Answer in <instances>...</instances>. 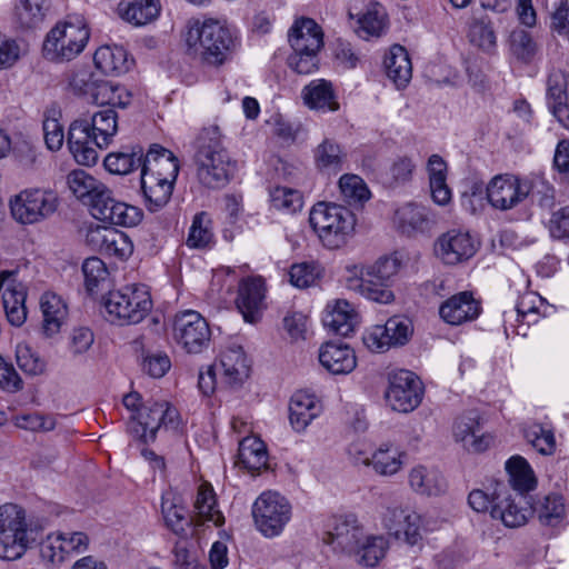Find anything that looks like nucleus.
<instances>
[{
    "instance_id": "1",
    "label": "nucleus",
    "mask_w": 569,
    "mask_h": 569,
    "mask_svg": "<svg viewBox=\"0 0 569 569\" xmlns=\"http://www.w3.org/2000/svg\"><path fill=\"white\" fill-rule=\"evenodd\" d=\"M117 131V112L104 108L73 120L69 126L67 144L79 164L90 167L98 161V149L107 148Z\"/></svg>"
},
{
    "instance_id": "2",
    "label": "nucleus",
    "mask_w": 569,
    "mask_h": 569,
    "mask_svg": "<svg viewBox=\"0 0 569 569\" xmlns=\"http://www.w3.org/2000/svg\"><path fill=\"white\" fill-rule=\"evenodd\" d=\"M194 144V162L199 182L212 189L226 186L233 174L236 163L222 144L219 127L209 126L203 128L199 132Z\"/></svg>"
},
{
    "instance_id": "3",
    "label": "nucleus",
    "mask_w": 569,
    "mask_h": 569,
    "mask_svg": "<svg viewBox=\"0 0 569 569\" xmlns=\"http://www.w3.org/2000/svg\"><path fill=\"white\" fill-rule=\"evenodd\" d=\"M183 37L187 53L211 66L222 64L234 47L229 28L212 18L190 19Z\"/></svg>"
},
{
    "instance_id": "4",
    "label": "nucleus",
    "mask_w": 569,
    "mask_h": 569,
    "mask_svg": "<svg viewBox=\"0 0 569 569\" xmlns=\"http://www.w3.org/2000/svg\"><path fill=\"white\" fill-rule=\"evenodd\" d=\"M403 263V254L398 251L381 257L375 263L362 268L359 277L349 278L347 287L368 300L388 305L395 300L390 286Z\"/></svg>"
},
{
    "instance_id": "5",
    "label": "nucleus",
    "mask_w": 569,
    "mask_h": 569,
    "mask_svg": "<svg viewBox=\"0 0 569 569\" xmlns=\"http://www.w3.org/2000/svg\"><path fill=\"white\" fill-rule=\"evenodd\" d=\"M309 222L325 247L338 249L352 236L356 218L347 207L319 202L312 207Z\"/></svg>"
},
{
    "instance_id": "6",
    "label": "nucleus",
    "mask_w": 569,
    "mask_h": 569,
    "mask_svg": "<svg viewBox=\"0 0 569 569\" xmlns=\"http://www.w3.org/2000/svg\"><path fill=\"white\" fill-rule=\"evenodd\" d=\"M32 522L24 509L13 502L0 506V558L16 560L27 550L32 532Z\"/></svg>"
},
{
    "instance_id": "7",
    "label": "nucleus",
    "mask_w": 569,
    "mask_h": 569,
    "mask_svg": "<svg viewBox=\"0 0 569 569\" xmlns=\"http://www.w3.org/2000/svg\"><path fill=\"white\" fill-rule=\"evenodd\" d=\"M193 516L183 500H162L161 513L164 525L176 535H182L191 525L201 526L212 522L220 527L224 523L222 512L217 508V500H196Z\"/></svg>"
},
{
    "instance_id": "8",
    "label": "nucleus",
    "mask_w": 569,
    "mask_h": 569,
    "mask_svg": "<svg viewBox=\"0 0 569 569\" xmlns=\"http://www.w3.org/2000/svg\"><path fill=\"white\" fill-rule=\"evenodd\" d=\"M104 307L112 321L119 325L138 323L152 308L150 293L144 284H130L109 293Z\"/></svg>"
},
{
    "instance_id": "9",
    "label": "nucleus",
    "mask_w": 569,
    "mask_h": 569,
    "mask_svg": "<svg viewBox=\"0 0 569 569\" xmlns=\"http://www.w3.org/2000/svg\"><path fill=\"white\" fill-rule=\"evenodd\" d=\"M89 37V30L80 21L58 24L47 34L44 56L54 62L70 61L83 51Z\"/></svg>"
},
{
    "instance_id": "10",
    "label": "nucleus",
    "mask_w": 569,
    "mask_h": 569,
    "mask_svg": "<svg viewBox=\"0 0 569 569\" xmlns=\"http://www.w3.org/2000/svg\"><path fill=\"white\" fill-rule=\"evenodd\" d=\"M59 204L57 194L47 189L29 188L10 200L13 219L21 224H33L52 216Z\"/></svg>"
},
{
    "instance_id": "11",
    "label": "nucleus",
    "mask_w": 569,
    "mask_h": 569,
    "mask_svg": "<svg viewBox=\"0 0 569 569\" xmlns=\"http://www.w3.org/2000/svg\"><path fill=\"white\" fill-rule=\"evenodd\" d=\"M178 427V411L166 401L146 407L137 418L132 417L128 425L130 433L143 443L153 441L161 428L177 430Z\"/></svg>"
},
{
    "instance_id": "12",
    "label": "nucleus",
    "mask_w": 569,
    "mask_h": 569,
    "mask_svg": "<svg viewBox=\"0 0 569 569\" xmlns=\"http://www.w3.org/2000/svg\"><path fill=\"white\" fill-rule=\"evenodd\" d=\"M173 336L188 353H200L209 347L211 330L199 312L186 310L174 317Z\"/></svg>"
},
{
    "instance_id": "13",
    "label": "nucleus",
    "mask_w": 569,
    "mask_h": 569,
    "mask_svg": "<svg viewBox=\"0 0 569 569\" xmlns=\"http://www.w3.org/2000/svg\"><path fill=\"white\" fill-rule=\"evenodd\" d=\"M422 393V382L412 371L398 370L390 375L386 400L392 410L403 413L415 410Z\"/></svg>"
},
{
    "instance_id": "14",
    "label": "nucleus",
    "mask_w": 569,
    "mask_h": 569,
    "mask_svg": "<svg viewBox=\"0 0 569 569\" xmlns=\"http://www.w3.org/2000/svg\"><path fill=\"white\" fill-rule=\"evenodd\" d=\"M366 537L365 526L357 515L345 512L332 517L330 529L323 535L322 541L335 551L352 553Z\"/></svg>"
},
{
    "instance_id": "15",
    "label": "nucleus",
    "mask_w": 569,
    "mask_h": 569,
    "mask_svg": "<svg viewBox=\"0 0 569 569\" xmlns=\"http://www.w3.org/2000/svg\"><path fill=\"white\" fill-rule=\"evenodd\" d=\"M486 191L489 203L502 211L515 208L529 196L535 197L533 186L509 174L492 178Z\"/></svg>"
},
{
    "instance_id": "16",
    "label": "nucleus",
    "mask_w": 569,
    "mask_h": 569,
    "mask_svg": "<svg viewBox=\"0 0 569 569\" xmlns=\"http://www.w3.org/2000/svg\"><path fill=\"white\" fill-rule=\"evenodd\" d=\"M478 248L479 242L469 232L456 229L442 233L435 242L436 256L450 266L469 260Z\"/></svg>"
},
{
    "instance_id": "17",
    "label": "nucleus",
    "mask_w": 569,
    "mask_h": 569,
    "mask_svg": "<svg viewBox=\"0 0 569 569\" xmlns=\"http://www.w3.org/2000/svg\"><path fill=\"white\" fill-rule=\"evenodd\" d=\"M252 516L263 536L276 537L290 520L291 506L288 500H254Z\"/></svg>"
},
{
    "instance_id": "18",
    "label": "nucleus",
    "mask_w": 569,
    "mask_h": 569,
    "mask_svg": "<svg viewBox=\"0 0 569 569\" xmlns=\"http://www.w3.org/2000/svg\"><path fill=\"white\" fill-rule=\"evenodd\" d=\"M86 242L92 250L109 257L126 259L132 253L130 239L123 232L110 227H89Z\"/></svg>"
},
{
    "instance_id": "19",
    "label": "nucleus",
    "mask_w": 569,
    "mask_h": 569,
    "mask_svg": "<svg viewBox=\"0 0 569 569\" xmlns=\"http://www.w3.org/2000/svg\"><path fill=\"white\" fill-rule=\"evenodd\" d=\"M89 537L82 531L56 532L42 542L41 553L51 562H62L72 553H81L88 549Z\"/></svg>"
},
{
    "instance_id": "20",
    "label": "nucleus",
    "mask_w": 569,
    "mask_h": 569,
    "mask_svg": "<svg viewBox=\"0 0 569 569\" xmlns=\"http://www.w3.org/2000/svg\"><path fill=\"white\" fill-rule=\"evenodd\" d=\"M179 173L177 157L160 144H151L143 154L141 174L153 176L157 179L174 183Z\"/></svg>"
},
{
    "instance_id": "21",
    "label": "nucleus",
    "mask_w": 569,
    "mask_h": 569,
    "mask_svg": "<svg viewBox=\"0 0 569 569\" xmlns=\"http://www.w3.org/2000/svg\"><path fill=\"white\" fill-rule=\"evenodd\" d=\"M480 311V302L469 291L451 296L439 308L441 319L451 326H460L472 321L479 317Z\"/></svg>"
},
{
    "instance_id": "22",
    "label": "nucleus",
    "mask_w": 569,
    "mask_h": 569,
    "mask_svg": "<svg viewBox=\"0 0 569 569\" xmlns=\"http://www.w3.org/2000/svg\"><path fill=\"white\" fill-rule=\"evenodd\" d=\"M393 223L402 234L412 236L429 231L436 224L430 209L416 203H407L396 210Z\"/></svg>"
},
{
    "instance_id": "23",
    "label": "nucleus",
    "mask_w": 569,
    "mask_h": 569,
    "mask_svg": "<svg viewBox=\"0 0 569 569\" xmlns=\"http://www.w3.org/2000/svg\"><path fill=\"white\" fill-rule=\"evenodd\" d=\"M547 99L552 114L563 128L569 129V79L565 72L553 71L549 74Z\"/></svg>"
},
{
    "instance_id": "24",
    "label": "nucleus",
    "mask_w": 569,
    "mask_h": 569,
    "mask_svg": "<svg viewBox=\"0 0 569 569\" xmlns=\"http://www.w3.org/2000/svg\"><path fill=\"white\" fill-rule=\"evenodd\" d=\"M264 286L261 278H249L239 286L237 307L247 322L254 323L261 316Z\"/></svg>"
},
{
    "instance_id": "25",
    "label": "nucleus",
    "mask_w": 569,
    "mask_h": 569,
    "mask_svg": "<svg viewBox=\"0 0 569 569\" xmlns=\"http://www.w3.org/2000/svg\"><path fill=\"white\" fill-rule=\"evenodd\" d=\"M17 271H1L0 272V289L4 282L10 281L3 292L2 303L6 311L8 321L16 327L21 326L27 318V310L24 306L26 292L20 286L17 288L12 283L14 282L13 277Z\"/></svg>"
},
{
    "instance_id": "26",
    "label": "nucleus",
    "mask_w": 569,
    "mask_h": 569,
    "mask_svg": "<svg viewBox=\"0 0 569 569\" xmlns=\"http://www.w3.org/2000/svg\"><path fill=\"white\" fill-rule=\"evenodd\" d=\"M289 42L296 52H319L323 46V32L315 20L301 18L291 27Z\"/></svg>"
},
{
    "instance_id": "27",
    "label": "nucleus",
    "mask_w": 569,
    "mask_h": 569,
    "mask_svg": "<svg viewBox=\"0 0 569 569\" xmlns=\"http://www.w3.org/2000/svg\"><path fill=\"white\" fill-rule=\"evenodd\" d=\"M319 361L332 375L350 373L357 366L355 351L346 345L325 343L319 351Z\"/></svg>"
},
{
    "instance_id": "28",
    "label": "nucleus",
    "mask_w": 569,
    "mask_h": 569,
    "mask_svg": "<svg viewBox=\"0 0 569 569\" xmlns=\"http://www.w3.org/2000/svg\"><path fill=\"white\" fill-rule=\"evenodd\" d=\"M480 431L479 417L476 412L459 417L453 427L455 438L463 442L468 450L476 452L485 451L492 440L490 436H478Z\"/></svg>"
},
{
    "instance_id": "29",
    "label": "nucleus",
    "mask_w": 569,
    "mask_h": 569,
    "mask_svg": "<svg viewBox=\"0 0 569 569\" xmlns=\"http://www.w3.org/2000/svg\"><path fill=\"white\" fill-rule=\"evenodd\" d=\"M96 67L107 76H120L128 72L133 63L127 50L119 46H102L93 56Z\"/></svg>"
},
{
    "instance_id": "30",
    "label": "nucleus",
    "mask_w": 569,
    "mask_h": 569,
    "mask_svg": "<svg viewBox=\"0 0 569 569\" xmlns=\"http://www.w3.org/2000/svg\"><path fill=\"white\" fill-rule=\"evenodd\" d=\"M532 516L530 500H498L497 506H491V517L500 519L509 528L525 526Z\"/></svg>"
},
{
    "instance_id": "31",
    "label": "nucleus",
    "mask_w": 569,
    "mask_h": 569,
    "mask_svg": "<svg viewBox=\"0 0 569 569\" xmlns=\"http://www.w3.org/2000/svg\"><path fill=\"white\" fill-rule=\"evenodd\" d=\"M320 413V405L313 395L296 392L289 403V419L292 428L301 432Z\"/></svg>"
},
{
    "instance_id": "32",
    "label": "nucleus",
    "mask_w": 569,
    "mask_h": 569,
    "mask_svg": "<svg viewBox=\"0 0 569 569\" xmlns=\"http://www.w3.org/2000/svg\"><path fill=\"white\" fill-rule=\"evenodd\" d=\"M222 379L230 387L240 386L249 377V365L240 346L228 347L221 355Z\"/></svg>"
},
{
    "instance_id": "33",
    "label": "nucleus",
    "mask_w": 569,
    "mask_h": 569,
    "mask_svg": "<svg viewBox=\"0 0 569 569\" xmlns=\"http://www.w3.org/2000/svg\"><path fill=\"white\" fill-rule=\"evenodd\" d=\"M237 466L254 475L268 467L266 445L257 437H246L239 443Z\"/></svg>"
},
{
    "instance_id": "34",
    "label": "nucleus",
    "mask_w": 569,
    "mask_h": 569,
    "mask_svg": "<svg viewBox=\"0 0 569 569\" xmlns=\"http://www.w3.org/2000/svg\"><path fill=\"white\" fill-rule=\"evenodd\" d=\"M409 483L419 496L437 497L445 495L447 489V482L440 471L423 466H418L410 471Z\"/></svg>"
},
{
    "instance_id": "35",
    "label": "nucleus",
    "mask_w": 569,
    "mask_h": 569,
    "mask_svg": "<svg viewBox=\"0 0 569 569\" xmlns=\"http://www.w3.org/2000/svg\"><path fill=\"white\" fill-rule=\"evenodd\" d=\"M385 68L388 78L398 89L405 88L412 76V67L407 50L401 46H393L385 58Z\"/></svg>"
},
{
    "instance_id": "36",
    "label": "nucleus",
    "mask_w": 569,
    "mask_h": 569,
    "mask_svg": "<svg viewBox=\"0 0 569 569\" xmlns=\"http://www.w3.org/2000/svg\"><path fill=\"white\" fill-rule=\"evenodd\" d=\"M40 306L43 316V333L47 337H52L60 331L61 325L67 318V305L61 297L47 292L41 297Z\"/></svg>"
},
{
    "instance_id": "37",
    "label": "nucleus",
    "mask_w": 569,
    "mask_h": 569,
    "mask_svg": "<svg viewBox=\"0 0 569 569\" xmlns=\"http://www.w3.org/2000/svg\"><path fill=\"white\" fill-rule=\"evenodd\" d=\"M305 103L311 109L337 111L339 103L336 100L331 82L319 79L311 81L302 91Z\"/></svg>"
},
{
    "instance_id": "38",
    "label": "nucleus",
    "mask_w": 569,
    "mask_h": 569,
    "mask_svg": "<svg viewBox=\"0 0 569 569\" xmlns=\"http://www.w3.org/2000/svg\"><path fill=\"white\" fill-rule=\"evenodd\" d=\"M353 309L346 300H337L332 308L328 306L322 318L326 328L342 337H347L353 331Z\"/></svg>"
},
{
    "instance_id": "39",
    "label": "nucleus",
    "mask_w": 569,
    "mask_h": 569,
    "mask_svg": "<svg viewBox=\"0 0 569 569\" xmlns=\"http://www.w3.org/2000/svg\"><path fill=\"white\" fill-rule=\"evenodd\" d=\"M511 487L519 493L526 495L537 486V479L528 461L521 456H513L506 462Z\"/></svg>"
},
{
    "instance_id": "40",
    "label": "nucleus",
    "mask_w": 569,
    "mask_h": 569,
    "mask_svg": "<svg viewBox=\"0 0 569 569\" xmlns=\"http://www.w3.org/2000/svg\"><path fill=\"white\" fill-rule=\"evenodd\" d=\"M140 181L148 210L156 212L169 202L174 183L148 174H141Z\"/></svg>"
},
{
    "instance_id": "41",
    "label": "nucleus",
    "mask_w": 569,
    "mask_h": 569,
    "mask_svg": "<svg viewBox=\"0 0 569 569\" xmlns=\"http://www.w3.org/2000/svg\"><path fill=\"white\" fill-rule=\"evenodd\" d=\"M143 149L140 146L123 148L121 151L109 153L104 158V168L114 174H128L141 168Z\"/></svg>"
},
{
    "instance_id": "42",
    "label": "nucleus",
    "mask_w": 569,
    "mask_h": 569,
    "mask_svg": "<svg viewBox=\"0 0 569 569\" xmlns=\"http://www.w3.org/2000/svg\"><path fill=\"white\" fill-rule=\"evenodd\" d=\"M119 16L134 26H143L159 14V7L153 0H136L134 2L118 4Z\"/></svg>"
},
{
    "instance_id": "43",
    "label": "nucleus",
    "mask_w": 569,
    "mask_h": 569,
    "mask_svg": "<svg viewBox=\"0 0 569 569\" xmlns=\"http://www.w3.org/2000/svg\"><path fill=\"white\" fill-rule=\"evenodd\" d=\"M70 191L83 203L88 204L104 184L83 170H73L68 174Z\"/></svg>"
},
{
    "instance_id": "44",
    "label": "nucleus",
    "mask_w": 569,
    "mask_h": 569,
    "mask_svg": "<svg viewBox=\"0 0 569 569\" xmlns=\"http://www.w3.org/2000/svg\"><path fill=\"white\" fill-rule=\"evenodd\" d=\"M401 453L398 450H391L387 445L381 446L373 455L372 458H365L363 465H372L377 473L382 476H391L398 472L401 468Z\"/></svg>"
},
{
    "instance_id": "45",
    "label": "nucleus",
    "mask_w": 569,
    "mask_h": 569,
    "mask_svg": "<svg viewBox=\"0 0 569 569\" xmlns=\"http://www.w3.org/2000/svg\"><path fill=\"white\" fill-rule=\"evenodd\" d=\"M388 542L382 536H367L353 553L359 556L358 562L366 567H375L385 557Z\"/></svg>"
},
{
    "instance_id": "46",
    "label": "nucleus",
    "mask_w": 569,
    "mask_h": 569,
    "mask_svg": "<svg viewBox=\"0 0 569 569\" xmlns=\"http://www.w3.org/2000/svg\"><path fill=\"white\" fill-rule=\"evenodd\" d=\"M358 22L367 36L379 37L387 26V11L380 3L369 2Z\"/></svg>"
},
{
    "instance_id": "47",
    "label": "nucleus",
    "mask_w": 569,
    "mask_h": 569,
    "mask_svg": "<svg viewBox=\"0 0 569 569\" xmlns=\"http://www.w3.org/2000/svg\"><path fill=\"white\" fill-rule=\"evenodd\" d=\"M345 158L346 154L340 146L328 139L320 143L315 151L316 166L321 170H341Z\"/></svg>"
},
{
    "instance_id": "48",
    "label": "nucleus",
    "mask_w": 569,
    "mask_h": 569,
    "mask_svg": "<svg viewBox=\"0 0 569 569\" xmlns=\"http://www.w3.org/2000/svg\"><path fill=\"white\" fill-rule=\"evenodd\" d=\"M213 239L211 220L206 212H199L193 217L189 229L187 246L193 249L207 248Z\"/></svg>"
},
{
    "instance_id": "49",
    "label": "nucleus",
    "mask_w": 569,
    "mask_h": 569,
    "mask_svg": "<svg viewBox=\"0 0 569 569\" xmlns=\"http://www.w3.org/2000/svg\"><path fill=\"white\" fill-rule=\"evenodd\" d=\"M469 38L483 51L491 52L496 48V33L488 17L477 18L472 21Z\"/></svg>"
},
{
    "instance_id": "50",
    "label": "nucleus",
    "mask_w": 569,
    "mask_h": 569,
    "mask_svg": "<svg viewBox=\"0 0 569 569\" xmlns=\"http://www.w3.org/2000/svg\"><path fill=\"white\" fill-rule=\"evenodd\" d=\"M141 218L142 211L138 207L116 200L103 222L114 226L134 227L141 221Z\"/></svg>"
},
{
    "instance_id": "51",
    "label": "nucleus",
    "mask_w": 569,
    "mask_h": 569,
    "mask_svg": "<svg viewBox=\"0 0 569 569\" xmlns=\"http://www.w3.org/2000/svg\"><path fill=\"white\" fill-rule=\"evenodd\" d=\"M525 437L542 455H552L556 449L553 431L540 423H533L525 429Z\"/></svg>"
},
{
    "instance_id": "52",
    "label": "nucleus",
    "mask_w": 569,
    "mask_h": 569,
    "mask_svg": "<svg viewBox=\"0 0 569 569\" xmlns=\"http://www.w3.org/2000/svg\"><path fill=\"white\" fill-rule=\"evenodd\" d=\"M535 511L541 525L556 527L562 521L566 507L561 500H537L533 505Z\"/></svg>"
},
{
    "instance_id": "53",
    "label": "nucleus",
    "mask_w": 569,
    "mask_h": 569,
    "mask_svg": "<svg viewBox=\"0 0 569 569\" xmlns=\"http://www.w3.org/2000/svg\"><path fill=\"white\" fill-rule=\"evenodd\" d=\"M44 0H20L16 8L18 19L22 27L32 28L44 17Z\"/></svg>"
},
{
    "instance_id": "54",
    "label": "nucleus",
    "mask_w": 569,
    "mask_h": 569,
    "mask_svg": "<svg viewBox=\"0 0 569 569\" xmlns=\"http://www.w3.org/2000/svg\"><path fill=\"white\" fill-rule=\"evenodd\" d=\"M510 48L512 53L522 61H530L537 52V43L526 30H515L510 34Z\"/></svg>"
},
{
    "instance_id": "55",
    "label": "nucleus",
    "mask_w": 569,
    "mask_h": 569,
    "mask_svg": "<svg viewBox=\"0 0 569 569\" xmlns=\"http://www.w3.org/2000/svg\"><path fill=\"white\" fill-rule=\"evenodd\" d=\"M339 188L349 202H362L368 200L370 196L363 180L356 174H343L339 180Z\"/></svg>"
},
{
    "instance_id": "56",
    "label": "nucleus",
    "mask_w": 569,
    "mask_h": 569,
    "mask_svg": "<svg viewBox=\"0 0 569 569\" xmlns=\"http://www.w3.org/2000/svg\"><path fill=\"white\" fill-rule=\"evenodd\" d=\"M271 203L278 210L296 212L301 209L303 201L298 190L288 187H276L271 191Z\"/></svg>"
},
{
    "instance_id": "57",
    "label": "nucleus",
    "mask_w": 569,
    "mask_h": 569,
    "mask_svg": "<svg viewBox=\"0 0 569 569\" xmlns=\"http://www.w3.org/2000/svg\"><path fill=\"white\" fill-rule=\"evenodd\" d=\"M86 288L89 292L93 290L108 278L106 263L98 257H91L84 260L82 264Z\"/></svg>"
},
{
    "instance_id": "58",
    "label": "nucleus",
    "mask_w": 569,
    "mask_h": 569,
    "mask_svg": "<svg viewBox=\"0 0 569 569\" xmlns=\"http://www.w3.org/2000/svg\"><path fill=\"white\" fill-rule=\"evenodd\" d=\"M16 359L19 368L28 375H40L46 363L28 345L19 343L16 349Z\"/></svg>"
},
{
    "instance_id": "59",
    "label": "nucleus",
    "mask_w": 569,
    "mask_h": 569,
    "mask_svg": "<svg viewBox=\"0 0 569 569\" xmlns=\"http://www.w3.org/2000/svg\"><path fill=\"white\" fill-rule=\"evenodd\" d=\"M383 328L393 347L406 345L413 332L410 320L400 317L388 319Z\"/></svg>"
},
{
    "instance_id": "60",
    "label": "nucleus",
    "mask_w": 569,
    "mask_h": 569,
    "mask_svg": "<svg viewBox=\"0 0 569 569\" xmlns=\"http://www.w3.org/2000/svg\"><path fill=\"white\" fill-rule=\"evenodd\" d=\"M94 342V335L88 327L74 328L69 338L68 350L73 357L87 353Z\"/></svg>"
},
{
    "instance_id": "61",
    "label": "nucleus",
    "mask_w": 569,
    "mask_h": 569,
    "mask_svg": "<svg viewBox=\"0 0 569 569\" xmlns=\"http://www.w3.org/2000/svg\"><path fill=\"white\" fill-rule=\"evenodd\" d=\"M415 168V161L412 160V158L408 156H401L395 159V161L389 168L390 184L399 186L410 181Z\"/></svg>"
},
{
    "instance_id": "62",
    "label": "nucleus",
    "mask_w": 569,
    "mask_h": 569,
    "mask_svg": "<svg viewBox=\"0 0 569 569\" xmlns=\"http://www.w3.org/2000/svg\"><path fill=\"white\" fill-rule=\"evenodd\" d=\"M16 425L31 431H51L56 427V420L52 416L33 412L18 416Z\"/></svg>"
},
{
    "instance_id": "63",
    "label": "nucleus",
    "mask_w": 569,
    "mask_h": 569,
    "mask_svg": "<svg viewBox=\"0 0 569 569\" xmlns=\"http://www.w3.org/2000/svg\"><path fill=\"white\" fill-rule=\"evenodd\" d=\"M92 197L93 198L87 204L90 209V213L94 219L104 221L108 211L112 209V204L116 201V199L112 196V191L106 186H103Z\"/></svg>"
},
{
    "instance_id": "64",
    "label": "nucleus",
    "mask_w": 569,
    "mask_h": 569,
    "mask_svg": "<svg viewBox=\"0 0 569 569\" xmlns=\"http://www.w3.org/2000/svg\"><path fill=\"white\" fill-rule=\"evenodd\" d=\"M549 231L553 238L569 241V206L552 213Z\"/></svg>"
}]
</instances>
